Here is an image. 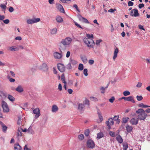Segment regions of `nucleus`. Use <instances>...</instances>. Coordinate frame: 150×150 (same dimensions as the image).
<instances>
[{"mask_svg": "<svg viewBox=\"0 0 150 150\" xmlns=\"http://www.w3.org/2000/svg\"><path fill=\"white\" fill-rule=\"evenodd\" d=\"M138 101H140L142 100L143 97L142 96H137L136 97Z\"/></svg>", "mask_w": 150, "mask_h": 150, "instance_id": "46", "label": "nucleus"}, {"mask_svg": "<svg viewBox=\"0 0 150 150\" xmlns=\"http://www.w3.org/2000/svg\"><path fill=\"white\" fill-rule=\"evenodd\" d=\"M138 106L141 108H149L150 107V106H148L147 105H144L143 103H141L138 105Z\"/></svg>", "mask_w": 150, "mask_h": 150, "instance_id": "30", "label": "nucleus"}, {"mask_svg": "<svg viewBox=\"0 0 150 150\" xmlns=\"http://www.w3.org/2000/svg\"><path fill=\"white\" fill-rule=\"evenodd\" d=\"M16 90L19 92H22L23 91V89L22 87L20 86H18L16 88Z\"/></svg>", "mask_w": 150, "mask_h": 150, "instance_id": "23", "label": "nucleus"}, {"mask_svg": "<svg viewBox=\"0 0 150 150\" xmlns=\"http://www.w3.org/2000/svg\"><path fill=\"white\" fill-rule=\"evenodd\" d=\"M119 52V50L116 47L115 49L114 52V55L113 57V59H115L117 57V54Z\"/></svg>", "mask_w": 150, "mask_h": 150, "instance_id": "15", "label": "nucleus"}, {"mask_svg": "<svg viewBox=\"0 0 150 150\" xmlns=\"http://www.w3.org/2000/svg\"><path fill=\"white\" fill-rule=\"evenodd\" d=\"M127 101H131L133 103H135V101L134 100L132 96H130L127 97Z\"/></svg>", "mask_w": 150, "mask_h": 150, "instance_id": "25", "label": "nucleus"}, {"mask_svg": "<svg viewBox=\"0 0 150 150\" xmlns=\"http://www.w3.org/2000/svg\"><path fill=\"white\" fill-rule=\"evenodd\" d=\"M15 150H21V147L18 143H16L14 145Z\"/></svg>", "mask_w": 150, "mask_h": 150, "instance_id": "17", "label": "nucleus"}, {"mask_svg": "<svg viewBox=\"0 0 150 150\" xmlns=\"http://www.w3.org/2000/svg\"><path fill=\"white\" fill-rule=\"evenodd\" d=\"M78 17L80 21H82L83 22L86 23H89L88 21L86 18L82 17L80 15H78Z\"/></svg>", "mask_w": 150, "mask_h": 150, "instance_id": "13", "label": "nucleus"}, {"mask_svg": "<svg viewBox=\"0 0 150 150\" xmlns=\"http://www.w3.org/2000/svg\"><path fill=\"white\" fill-rule=\"evenodd\" d=\"M86 37L88 38H89L90 39H92L93 38V34L90 35L89 34H87Z\"/></svg>", "mask_w": 150, "mask_h": 150, "instance_id": "45", "label": "nucleus"}, {"mask_svg": "<svg viewBox=\"0 0 150 150\" xmlns=\"http://www.w3.org/2000/svg\"><path fill=\"white\" fill-rule=\"evenodd\" d=\"M7 77L8 79H9V81L11 82H14L15 81V79L12 78H11V77L9 74H8Z\"/></svg>", "mask_w": 150, "mask_h": 150, "instance_id": "38", "label": "nucleus"}, {"mask_svg": "<svg viewBox=\"0 0 150 150\" xmlns=\"http://www.w3.org/2000/svg\"><path fill=\"white\" fill-rule=\"evenodd\" d=\"M33 114H35V118L37 119L38 118L40 115V109L39 108H36L33 110Z\"/></svg>", "mask_w": 150, "mask_h": 150, "instance_id": "7", "label": "nucleus"}, {"mask_svg": "<svg viewBox=\"0 0 150 150\" xmlns=\"http://www.w3.org/2000/svg\"><path fill=\"white\" fill-rule=\"evenodd\" d=\"M54 57L56 59H61L62 55V54L57 52H55L53 53Z\"/></svg>", "mask_w": 150, "mask_h": 150, "instance_id": "10", "label": "nucleus"}, {"mask_svg": "<svg viewBox=\"0 0 150 150\" xmlns=\"http://www.w3.org/2000/svg\"><path fill=\"white\" fill-rule=\"evenodd\" d=\"M81 59L84 63H86L87 62V59L85 57H81Z\"/></svg>", "mask_w": 150, "mask_h": 150, "instance_id": "41", "label": "nucleus"}, {"mask_svg": "<svg viewBox=\"0 0 150 150\" xmlns=\"http://www.w3.org/2000/svg\"><path fill=\"white\" fill-rule=\"evenodd\" d=\"M58 108L56 105H53L52 106V112H56L58 111Z\"/></svg>", "mask_w": 150, "mask_h": 150, "instance_id": "22", "label": "nucleus"}, {"mask_svg": "<svg viewBox=\"0 0 150 150\" xmlns=\"http://www.w3.org/2000/svg\"><path fill=\"white\" fill-rule=\"evenodd\" d=\"M130 15L131 16L134 17L139 16V14L138 12V10L137 9H133L130 12Z\"/></svg>", "mask_w": 150, "mask_h": 150, "instance_id": "8", "label": "nucleus"}, {"mask_svg": "<svg viewBox=\"0 0 150 150\" xmlns=\"http://www.w3.org/2000/svg\"><path fill=\"white\" fill-rule=\"evenodd\" d=\"M109 135L112 137H114L115 136V132L110 131L109 132Z\"/></svg>", "mask_w": 150, "mask_h": 150, "instance_id": "49", "label": "nucleus"}, {"mask_svg": "<svg viewBox=\"0 0 150 150\" xmlns=\"http://www.w3.org/2000/svg\"><path fill=\"white\" fill-rule=\"evenodd\" d=\"M8 98L9 100L11 102H13L15 100V98L10 95H8Z\"/></svg>", "mask_w": 150, "mask_h": 150, "instance_id": "28", "label": "nucleus"}, {"mask_svg": "<svg viewBox=\"0 0 150 150\" xmlns=\"http://www.w3.org/2000/svg\"><path fill=\"white\" fill-rule=\"evenodd\" d=\"M102 41L101 40H97L96 41V44L97 45H99L100 43Z\"/></svg>", "mask_w": 150, "mask_h": 150, "instance_id": "53", "label": "nucleus"}, {"mask_svg": "<svg viewBox=\"0 0 150 150\" xmlns=\"http://www.w3.org/2000/svg\"><path fill=\"white\" fill-rule=\"evenodd\" d=\"M7 94L6 93L2 91H0V97L2 99H4L6 97Z\"/></svg>", "mask_w": 150, "mask_h": 150, "instance_id": "19", "label": "nucleus"}, {"mask_svg": "<svg viewBox=\"0 0 150 150\" xmlns=\"http://www.w3.org/2000/svg\"><path fill=\"white\" fill-rule=\"evenodd\" d=\"M128 4L129 6H132L133 5L134 3L131 1H129Z\"/></svg>", "mask_w": 150, "mask_h": 150, "instance_id": "59", "label": "nucleus"}, {"mask_svg": "<svg viewBox=\"0 0 150 150\" xmlns=\"http://www.w3.org/2000/svg\"><path fill=\"white\" fill-rule=\"evenodd\" d=\"M70 63L73 65L77 64V62L76 61L74 60H71L70 61Z\"/></svg>", "mask_w": 150, "mask_h": 150, "instance_id": "50", "label": "nucleus"}, {"mask_svg": "<svg viewBox=\"0 0 150 150\" xmlns=\"http://www.w3.org/2000/svg\"><path fill=\"white\" fill-rule=\"evenodd\" d=\"M57 8L60 12L62 13H64L65 11L62 5L60 4L58 5Z\"/></svg>", "mask_w": 150, "mask_h": 150, "instance_id": "14", "label": "nucleus"}, {"mask_svg": "<svg viewBox=\"0 0 150 150\" xmlns=\"http://www.w3.org/2000/svg\"><path fill=\"white\" fill-rule=\"evenodd\" d=\"M8 50L11 51H17L19 50V48L16 46L10 47H8Z\"/></svg>", "mask_w": 150, "mask_h": 150, "instance_id": "16", "label": "nucleus"}, {"mask_svg": "<svg viewBox=\"0 0 150 150\" xmlns=\"http://www.w3.org/2000/svg\"><path fill=\"white\" fill-rule=\"evenodd\" d=\"M84 42L87 45L88 47H93L95 45V42L92 39L85 38L83 39Z\"/></svg>", "mask_w": 150, "mask_h": 150, "instance_id": "3", "label": "nucleus"}, {"mask_svg": "<svg viewBox=\"0 0 150 150\" xmlns=\"http://www.w3.org/2000/svg\"><path fill=\"white\" fill-rule=\"evenodd\" d=\"M115 11H116V9H115L110 8L108 10V12L110 13H113Z\"/></svg>", "mask_w": 150, "mask_h": 150, "instance_id": "63", "label": "nucleus"}, {"mask_svg": "<svg viewBox=\"0 0 150 150\" xmlns=\"http://www.w3.org/2000/svg\"><path fill=\"white\" fill-rule=\"evenodd\" d=\"M67 68L68 69H70L72 68L71 63H69L67 66Z\"/></svg>", "mask_w": 150, "mask_h": 150, "instance_id": "52", "label": "nucleus"}, {"mask_svg": "<svg viewBox=\"0 0 150 150\" xmlns=\"http://www.w3.org/2000/svg\"><path fill=\"white\" fill-rule=\"evenodd\" d=\"M142 83L140 82H139L138 84H137L136 86L137 87L140 88L142 86Z\"/></svg>", "mask_w": 150, "mask_h": 150, "instance_id": "62", "label": "nucleus"}, {"mask_svg": "<svg viewBox=\"0 0 150 150\" xmlns=\"http://www.w3.org/2000/svg\"><path fill=\"white\" fill-rule=\"evenodd\" d=\"M87 146L90 148L93 149L95 147V144L93 141L89 139L87 142Z\"/></svg>", "mask_w": 150, "mask_h": 150, "instance_id": "9", "label": "nucleus"}, {"mask_svg": "<svg viewBox=\"0 0 150 150\" xmlns=\"http://www.w3.org/2000/svg\"><path fill=\"white\" fill-rule=\"evenodd\" d=\"M119 116H115L113 118V119L115 121H117V122L118 123H119L120 122V120L119 119Z\"/></svg>", "mask_w": 150, "mask_h": 150, "instance_id": "35", "label": "nucleus"}, {"mask_svg": "<svg viewBox=\"0 0 150 150\" xmlns=\"http://www.w3.org/2000/svg\"><path fill=\"white\" fill-rule=\"evenodd\" d=\"M88 70L86 69H85L83 70V74L86 76H87L88 75L87 73Z\"/></svg>", "mask_w": 150, "mask_h": 150, "instance_id": "48", "label": "nucleus"}, {"mask_svg": "<svg viewBox=\"0 0 150 150\" xmlns=\"http://www.w3.org/2000/svg\"><path fill=\"white\" fill-rule=\"evenodd\" d=\"M73 7L76 8V10L77 11H78L79 12H80L79 10V9L78 6L76 4H74L73 5Z\"/></svg>", "mask_w": 150, "mask_h": 150, "instance_id": "56", "label": "nucleus"}, {"mask_svg": "<svg viewBox=\"0 0 150 150\" xmlns=\"http://www.w3.org/2000/svg\"><path fill=\"white\" fill-rule=\"evenodd\" d=\"M3 21L4 23L7 24H8L9 23L10 21L9 19H7L3 20Z\"/></svg>", "mask_w": 150, "mask_h": 150, "instance_id": "57", "label": "nucleus"}, {"mask_svg": "<svg viewBox=\"0 0 150 150\" xmlns=\"http://www.w3.org/2000/svg\"><path fill=\"white\" fill-rule=\"evenodd\" d=\"M138 27L139 29H141V30H145L143 26L142 25H138Z\"/></svg>", "mask_w": 150, "mask_h": 150, "instance_id": "64", "label": "nucleus"}, {"mask_svg": "<svg viewBox=\"0 0 150 150\" xmlns=\"http://www.w3.org/2000/svg\"><path fill=\"white\" fill-rule=\"evenodd\" d=\"M84 103L85 104L89 105V102L88 100L86 99L84 102Z\"/></svg>", "mask_w": 150, "mask_h": 150, "instance_id": "58", "label": "nucleus"}, {"mask_svg": "<svg viewBox=\"0 0 150 150\" xmlns=\"http://www.w3.org/2000/svg\"><path fill=\"white\" fill-rule=\"evenodd\" d=\"M42 67L43 68L47 69L48 67L47 65L45 63H43L42 65Z\"/></svg>", "mask_w": 150, "mask_h": 150, "instance_id": "55", "label": "nucleus"}, {"mask_svg": "<svg viewBox=\"0 0 150 150\" xmlns=\"http://www.w3.org/2000/svg\"><path fill=\"white\" fill-rule=\"evenodd\" d=\"M83 66L82 64H80L79 65L78 69L80 71H82L83 69Z\"/></svg>", "mask_w": 150, "mask_h": 150, "instance_id": "37", "label": "nucleus"}, {"mask_svg": "<svg viewBox=\"0 0 150 150\" xmlns=\"http://www.w3.org/2000/svg\"><path fill=\"white\" fill-rule=\"evenodd\" d=\"M99 118L100 119V122H101L103 120V117L101 115L100 113H98Z\"/></svg>", "mask_w": 150, "mask_h": 150, "instance_id": "43", "label": "nucleus"}, {"mask_svg": "<svg viewBox=\"0 0 150 150\" xmlns=\"http://www.w3.org/2000/svg\"><path fill=\"white\" fill-rule=\"evenodd\" d=\"M105 124L109 129H111V126H113L114 124L113 120L111 118H109L108 120L106 122Z\"/></svg>", "mask_w": 150, "mask_h": 150, "instance_id": "6", "label": "nucleus"}, {"mask_svg": "<svg viewBox=\"0 0 150 150\" xmlns=\"http://www.w3.org/2000/svg\"><path fill=\"white\" fill-rule=\"evenodd\" d=\"M129 119V118L128 117L123 118L122 119L123 122L124 123H126L127 122L128 120Z\"/></svg>", "mask_w": 150, "mask_h": 150, "instance_id": "40", "label": "nucleus"}, {"mask_svg": "<svg viewBox=\"0 0 150 150\" xmlns=\"http://www.w3.org/2000/svg\"><path fill=\"white\" fill-rule=\"evenodd\" d=\"M56 20L57 21L58 23H61L63 21L62 18L60 16L57 17L56 18Z\"/></svg>", "mask_w": 150, "mask_h": 150, "instance_id": "26", "label": "nucleus"}, {"mask_svg": "<svg viewBox=\"0 0 150 150\" xmlns=\"http://www.w3.org/2000/svg\"><path fill=\"white\" fill-rule=\"evenodd\" d=\"M21 120H22L21 117H18V120L17 123V124L18 125H21Z\"/></svg>", "mask_w": 150, "mask_h": 150, "instance_id": "54", "label": "nucleus"}, {"mask_svg": "<svg viewBox=\"0 0 150 150\" xmlns=\"http://www.w3.org/2000/svg\"><path fill=\"white\" fill-rule=\"evenodd\" d=\"M115 100V98L114 96L112 97L109 100V102L111 103H113Z\"/></svg>", "mask_w": 150, "mask_h": 150, "instance_id": "51", "label": "nucleus"}, {"mask_svg": "<svg viewBox=\"0 0 150 150\" xmlns=\"http://www.w3.org/2000/svg\"><path fill=\"white\" fill-rule=\"evenodd\" d=\"M123 150H127L128 147L127 144V143H123Z\"/></svg>", "mask_w": 150, "mask_h": 150, "instance_id": "32", "label": "nucleus"}, {"mask_svg": "<svg viewBox=\"0 0 150 150\" xmlns=\"http://www.w3.org/2000/svg\"><path fill=\"white\" fill-rule=\"evenodd\" d=\"M109 85V84H108L107 85V86L105 87H102L100 88V89L101 90V93H105V89H106L107 88L108 86Z\"/></svg>", "mask_w": 150, "mask_h": 150, "instance_id": "31", "label": "nucleus"}, {"mask_svg": "<svg viewBox=\"0 0 150 150\" xmlns=\"http://www.w3.org/2000/svg\"><path fill=\"white\" fill-rule=\"evenodd\" d=\"M0 7L4 11H5L6 8V5L1 4L0 5Z\"/></svg>", "mask_w": 150, "mask_h": 150, "instance_id": "42", "label": "nucleus"}, {"mask_svg": "<svg viewBox=\"0 0 150 150\" xmlns=\"http://www.w3.org/2000/svg\"><path fill=\"white\" fill-rule=\"evenodd\" d=\"M136 113L138 114L137 116V118L140 120H144L147 116V114L145 113V111L142 109H138L136 111Z\"/></svg>", "mask_w": 150, "mask_h": 150, "instance_id": "2", "label": "nucleus"}, {"mask_svg": "<svg viewBox=\"0 0 150 150\" xmlns=\"http://www.w3.org/2000/svg\"><path fill=\"white\" fill-rule=\"evenodd\" d=\"M70 0H60L59 2L60 3L61 2H63L64 3H66L67 4H69L68 2V1L71 2Z\"/></svg>", "mask_w": 150, "mask_h": 150, "instance_id": "47", "label": "nucleus"}, {"mask_svg": "<svg viewBox=\"0 0 150 150\" xmlns=\"http://www.w3.org/2000/svg\"><path fill=\"white\" fill-rule=\"evenodd\" d=\"M57 32V29L56 28H54L51 31V33L52 34H55Z\"/></svg>", "mask_w": 150, "mask_h": 150, "instance_id": "36", "label": "nucleus"}, {"mask_svg": "<svg viewBox=\"0 0 150 150\" xmlns=\"http://www.w3.org/2000/svg\"><path fill=\"white\" fill-rule=\"evenodd\" d=\"M85 106L83 104L80 103L78 105V109L80 111H81L84 108Z\"/></svg>", "mask_w": 150, "mask_h": 150, "instance_id": "21", "label": "nucleus"}, {"mask_svg": "<svg viewBox=\"0 0 150 150\" xmlns=\"http://www.w3.org/2000/svg\"><path fill=\"white\" fill-rule=\"evenodd\" d=\"M94 63V61L93 60L90 59L88 61V63L90 65L93 64Z\"/></svg>", "mask_w": 150, "mask_h": 150, "instance_id": "60", "label": "nucleus"}, {"mask_svg": "<svg viewBox=\"0 0 150 150\" xmlns=\"http://www.w3.org/2000/svg\"><path fill=\"white\" fill-rule=\"evenodd\" d=\"M58 70L62 72H64L65 70V67L64 65L61 64H59L57 66Z\"/></svg>", "mask_w": 150, "mask_h": 150, "instance_id": "11", "label": "nucleus"}, {"mask_svg": "<svg viewBox=\"0 0 150 150\" xmlns=\"http://www.w3.org/2000/svg\"><path fill=\"white\" fill-rule=\"evenodd\" d=\"M89 134V129H86L84 132V134L86 136H88Z\"/></svg>", "mask_w": 150, "mask_h": 150, "instance_id": "44", "label": "nucleus"}, {"mask_svg": "<svg viewBox=\"0 0 150 150\" xmlns=\"http://www.w3.org/2000/svg\"><path fill=\"white\" fill-rule=\"evenodd\" d=\"M138 121L137 118H133L131 120L130 122L132 125H136L138 123Z\"/></svg>", "mask_w": 150, "mask_h": 150, "instance_id": "12", "label": "nucleus"}, {"mask_svg": "<svg viewBox=\"0 0 150 150\" xmlns=\"http://www.w3.org/2000/svg\"><path fill=\"white\" fill-rule=\"evenodd\" d=\"M126 130L128 132H130L132 131L133 128L132 126L127 125L126 127Z\"/></svg>", "mask_w": 150, "mask_h": 150, "instance_id": "27", "label": "nucleus"}, {"mask_svg": "<svg viewBox=\"0 0 150 150\" xmlns=\"http://www.w3.org/2000/svg\"><path fill=\"white\" fill-rule=\"evenodd\" d=\"M123 94L124 96H127L129 95L130 94V93L129 91H126L123 92Z\"/></svg>", "mask_w": 150, "mask_h": 150, "instance_id": "39", "label": "nucleus"}, {"mask_svg": "<svg viewBox=\"0 0 150 150\" xmlns=\"http://www.w3.org/2000/svg\"><path fill=\"white\" fill-rule=\"evenodd\" d=\"M40 21V18H33L27 20V22L28 24H32L34 23L38 22Z\"/></svg>", "mask_w": 150, "mask_h": 150, "instance_id": "5", "label": "nucleus"}, {"mask_svg": "<svg viewBox=\"0 0 150 150\" xmlns=\"http://www.w3.org/2000/svg\"><path fill=\"white\" fill-rule=\"evenodd\" d=\"M104 134L102 132H100L97 134V139H100L104 137Z\"/></svg>", "mask_w": 150, "mask_h": 150, "instance_id": "18", "label": "nucleus"}, {"mask_svg": "<svg viewBox=\"0 0 150 150\" xmlns=\"http://www.w3.org/2000/svg\"><path fill=\"white\" fill-rule=\"evenodd\" d=\"M61 80L63 83L64 84H66V82L65 80V78L64 74H63L61 76Z\"/></svg>", "mask_w": 150, "mask_h": 150, "instance_id": "34", "label": "nucleus"}, {"mask_svg": "<svg viewBox=\"0 0 150 150\" xmlns=\"http://www.w3.org/2000/svg\"><path fill=\"white\" fill-rule=\"evenodd\" d=\"M116 139L118 142L120 144L123 142V140L119 134L117 136Z\"/></svg>", "mask_w": 150, "mask_h": 150, "instance_id": "20", "label": "nucleus"}, {"mask_svg": "<svg viewBox=\"0 0 150 150\" xmlns=\"http://www.w3.org/2000/svg\"><path fill=\"white\" fill-rule=\"evenodd\" d=\"M17 137H21L22 136V131L21 130L18 129L17 132Z\"/></svg>", "mask_w": 150, "mask_h": 150, "instance_id": "29", "label": "nucleus"}, {"mask_svg": "<svg viewBox=\"0 0 150 150\" xmlns=\"http://www.w3.org/2000/svg\"><path fill=\"white\" fill-rule=\"evenodd\" d=\"M1 105L3 108V112H8L9 111V109L7 103L4 101H2Z\"/></svg>", "mask_w": 150, "mask_h": 150, "instance_id": "4", "label": "nucleus"}, {"mask_svg": "<svg viewBox=\"0 0 150 150\" xmlns=\"http://www.w3.org/2000/svg\"><path fill=\"white\" fill-rule=\"evenodd\" d=\"M78 138L79 140H82L84 138V136L82 134H79L78 135Z\"/></svg>", "mask_w": 150, "mask_h": 150, "instance_id": "33", "label": "nucleus"}, {"mask_svg": "<svg viewBox=\"0 0 150 150\" xmlns=\"http://www.w3.org/2000/svg\"><path fill=\"white\" fill-rule=\"evenodd\" d=\"M9 73H10V74L12 77H15V74L12 71H9Z\"/></svg>", "mask_w": 150, "mask_h": 150, "instance_id": "61", "label": "nucleus"}, {"mask_svg": "<svg viewBox=\"0 0 150 150\" xmlns=\"http://www.w3.org/2000/svg\"><path fill=\"white\" fill-rule=\"evenodd\" d=\"M0 124L2 127L3 131L4 132L5 131L7 128V127L2 122H0Z\"/></svg>", "mask_w": 150, "mask_h": 150, "instance_id": "24", "label": "nucleus"}, {"mask_svg": "<svg viewBox=\"0 0 150 150\" xmlns=\"http://www.w3.org/2000/svg\"><path fill=\"white\" fill-rule=\"evenodd\" d=\"M72 40V39L70 37H67L64 39H63L62 40L61 43H62L63 45H60L59 49L60 50H64L63 46L66 47L67 46L70 45Z\"/></svg>", "mask_w": 150, "mask_h": 150, "instance_id": "1", "label": "nucleus"}]
</instances>
